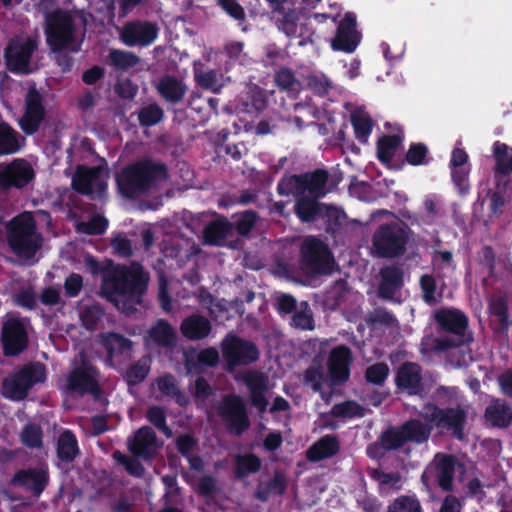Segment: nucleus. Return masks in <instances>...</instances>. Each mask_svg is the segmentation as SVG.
<instances>
[{
	"mask_svg": "<svg viewBox=\"0 0 512 512\" xmlns=\"http://www.w3.org/2000/svg\"><path fill=\"white\" fill-rule=\"evenodd\" d=\"M389 512H421L419 501L411 496L397 498L389 507Z\"/></svg>",
	"mask_w": 512,
	"mask_h": 512,
	"instance_id": "052dcab7",
	"label": "nucleus"
},
{
	"mask_svg": "<svg viewBox=\"0 0 512 512\" xmlns=\"http://www.w3.org/2000/svg\"><path fill=\"white\" fill-rule=\"evenodd\" d=\"M108 62L117 70L126 71L141 63V59L133 52L112 49L108 54Z\"/></svg>",
	"mask_w": 512,
	"mask_h": 512,
	"instance_id": "e433bc0d",
	"label": "nucleus"
},
{
	"mask_svg": "<svg viewBox=\"0 0 512 512\" xmlns=\"http://www.w3.org/2000/svg\"><path fill=\"white\" fill-rule=\"evenodd\" d=\"M95 370L90 366L75 369L68 379V388L76 393L93 392L96 387Z\"/></svg>",
	"mask_w": 512,
	"mask_h": 512,
	"instance_id": "c756f323",
	"label": "nucleus"
},
{
	"mask_svg": "<svg viewBox=\"0 0 512 512\" xmlns=\"http://www.w3.org/2000/svg\"><path fill=\"white\" fill-rule=\"evenodd\" d=\"M351 351L346 346L335 347L328 358V368L331 381L343 382L349 377V365L351 363Z\"/></svg>",
	"mask_w": 512,
	"mask_h": 512,
	"instance_id": "aec40b11",
	"label": "nucleus"
},
{
	"mask_svg": "<svg viewBox=\"0 0 512 512\" xmlns=\"http://www.w3.org/2000/svg\"><path fill=\"white\" fill-rule=\"evenodd\" d=\"M130 451L140 457H151L158 449L155 432L150 427L140 428L129 442Z\"/></svg>",
	"mask_w": 512,
	"mask_h": 512,
	"instance_id": "bb28decb",
	"label": "nucleus"
},
{
	"mask_svg": "<svg viewBox=\"0 0 512 512\" xmlns=\"http://www.w3.org/2000/svg\"><path fill=\"white\" fill-rule=\"evenodd\" d=\"M305 181L300 176H288L283 178L278 184V191L282 195H303L305 194Z\"/></svg>",
	"mask_w": 512,
	"mask_h": 512,
	"instance_id": "8fccbe9b",
	"label": "nucleus"
},
{
	"mask_svg": "<svg viewBox=\"0 0 512 512\" xmlns=\"http://www.w3.org/2000/svg\"><path fill=\"white\" fill-rule=\"evenodd\" d=\"M357 43L358 35L355 30V19L348 14L338 26L337 34L332 40V48L334 50L352 52L356 48Z\"/></svg>",
	"mask_w": 512,
	"mask_h": 512,
	"instance_id": "393cba45",
	"label": "nucleus"
},
{
	"mask_svg": "<svg viewBox=\"0 0 512 512\" xmlns=\"http://www.w3.org/2000/svg\"><path fill=\"white\" fill-rule=\"evenodd\" d=\"M195 80L202 88L211 90L214 93H218L226 82L224 76L214 70L197 71L195 73Z\"/></svg>",
	"mask_w": 512,
	"mask_h": 512,
	"instance_id": "79ce46f5",
	"label": "nucleus"
},
{
	"mask_svg": "<svg viewBox=\"0 0 512 512\" xmlns=\"http://www.w3.org/2000/svg\"><path fill=\"white\" fill-rule=\"evenodd\" d=\"M305 193L308 192L310 196L319 198L325 195V185L327 182V173L324 171H316L310 176H304Z\"/></svg>",
	"mask_w": 512,
	"mask_h": 512,
	"instance_id": "c03bdc74",
	"label": "nucleus"
},
{
	"mask_svg": "<svg viewBox=\"0 0 512 512\" xmlns=\"http://www.w3.org/2000/svg\"><path fill=\"white\" fill-rule=\"evenodd\" d=\"M148 281V274L139 264L117 266L105 273L101 295L122 313L132 315L141 304Z\"/></svg>",
	"mask_w": 512,
	"mask_h": 512,
	"instance_id": "f257e3e1",
	"label": "nucleus"
},
{
	"mask_svg": "<svg viewBox=\"0 0 512 512\" xmlns=\"http://www.w3.org/2000/svg\"><path fill=\"white\" fill-rule=\"evenodd\" d=\"M352 124L357 138L362 142H366L372 128L369 115L361 109L354 111L352 114Z\"/></svg>",
	"mask_w": 512,
	"mask_h": 512,
	"instance_id": "49530a36",
	"label": "nucleus"
},
{
	"mask_svg": "<svg viewBox=\"0 0 512 512\" xmlns=\"http://www.w3.org/2000/svg\"><path fill=\"white\" fill-rule=\"evenodd\" d=\"M157 37V27L148 22H132L120 31V38L127 46H147Z\"/></svg>",
	"mask_w": 512,
	"mask_h": 512,
	"instance_id": "a211bd4d",
	"label": "nucleus"
},
{
	"mask_svg": "<svg viewBox=\"0 0 512 512\" xmlns=\"http://www.w3.org/2000/svg\"><path fill=\"white\" fill-rule=\"evenodd\" d=\"M329 380L330 379L325 376L319 364H313L305 372V382L309 384L314 391H320L322 386Z\"/></svg>",
	"mask_w": 512,
	"mask_h": 512,
	"instance_id": "13d9d810",
	"label": "nucleus"
},
{
	"mask_svg": "<svg viewBox=\"0 0 512 512\" xmlns=\"http://www.w3.org/2000/svg\"><path fill=\"white\" fill-rule=\"evenodd\" d=\"M370 475L378 483L382 492H395L402 487V478L399 473H385L374 469Z\"/></svg>",
	"mask_w": 512,
	"mask_h": 512,
	"instance_id": "ea45409f",
	"label": "nucleus"
},
{
	"mask_svg": "<svg viewBox=\"0 0 512 512\" xmlns=\"http://www.w3.org/2000/svg\"><path fill=\"white\" fill-rule=\"evenodd\" d=\"M57 453L60 459L72 461L78 453V446L75 436L69 432H63L58 439Z\"/></svg>",
	"mask_w": 512,
	"mask_h": 512,
	"instance_id": "a19ab883",
	"label": "nucleus"
},
{
	"mask_svg": "<svg viewBox=\"0 0 512 512\" xmlns=\"http://www.w3.org/2000/svg\"><path fill=\"white\" fill-rule=\"evenodd\" d=\"M400 139L397 136H385L378 141V157L388 163L396 152Z\"/></svg>",
	"mask_w": 512,
	"mask_h": 512,
	"instance_id": "603ef678",
	"label": "nucleus"
},
{
	"mask_svg": "<svg viewBox=\"0 0 512 512\" xmlns=\"http://www.w3.org/2000/svg\"><path fill=\"white\" fill-rule=\"evenodd\" d=\"M406 233L397 223L381 226L373 236V249L379 256L392 257L403 253Z\"/></svg>",
	"mask_w": 512,
	"mask_h": 512,
	"instance_id": "6e6552de",
	"label": "nucleus"
},
{
	"mask_svg": "<svg viewBox=\"0 0 512 512\" xmlns=\"http://www.w3.org/2000/svg\"><path fill=\"white\" fill-rule=\"evenodd\" d=\"M292 325L301 330H313V313L307 302H301L292 318Z\"/></svg>",
	"mask_w": 512,
	"mask_h": 512,
	"instance_id": "a18cd8bd",
	"label": "nucleus"
},
{
	"mask_svg": "<svg viewBox=\"0 0 512 512\" xmlns=\"http://www.w3.org/2000/svg\"><path fill=\"white\" fill-rule=\"evenodd\" d=\"M402 426L408 441L422 443L429 438L431 429L419 420L408 421Z\"/></svg>",
	"mask_w": 512,
	"mask_h": 512,
	"instance_id": "09e8293b",
	"label": "nucleus"
},
{
	"mask_svg": "<svg viewBox=\"0 0 512 512\" xmlns=\"http://www.w3.org/2000/svg\"><path fill=\"white\" fill-rule=\"evenodd\" d=\"M467 414L468 408L461 406L440 409L433 405H426L421 411V415L426 421L442 431L451 433L458 439L464 435L463 429Z\"/></svg>",
	"mask_w": 512,
	"mask_h": 512,
	"instance_id": "423d86ee",
	"label": "nucleus"
},
{
	"mask_svg": "<svg viewBox=\"0 0 512 512\" xmlns=\"http://www.w3.org/2000/svg\"><path fill=\"white\" fill-rule=\"evenodd\" d=\"M165 179L164 166L143 161L123 170L117 182L121 192L126 197L132 198Z\"/></svg>",
	"mask_w": 512,
	"mask_h": 512,
	"instance_id": "7ed1b4c3",
	"label": "nucleus"
},
{
	"mask_svg": "<svg viewBox=\"0 0 512 512\" xmlns=\"http://www.w3.org/2000/svg\"><path fill=\"white\" fill-rule=\"evenodd\" d=\"M483 416L490 427L506 429L512 424V406L505 399L491 397Z\"/></svg>",
	"mask_w": 512,
	"mask_h": 512,
	"instance_id": "6ab92c4d",
	"label": "nucleus"
},
{
	"mask_svg": "<svg viewBox=\"0 0 512 512\" xmlns=\"http://www.w3.org/2000/svg\"><path fill=\"white\" fill-rule=\"evenodd\" d=\"M338 449L339 445L334 436H324L308 450L307 456L312 461H319L335 455Z\"/></svg>",
	"mask_w": 512,
	"mask_h": 512,
	"instance_id": "473e14b6",
	"label": "nucleus"
},
{
	"mask_svg": "<svg viewBox=\"0 0 512 512\" xmlns=\"http://www.w3.org/2000/svg\"><path fill=\"white\" fill-rule=\"evenodd\" d=\"M163 110L157 104H150L139 111V121L144 126H152L163 118Z\"/></svg>",
	"mask_w": 512,
	"mask_h": 512,
	"instance_id": "bf43d9fd",
	"label": "nucleus"
},
{
	"mask_svg": "<svg viewBox=\"0 0 512 512\" xmlns=\"http://www.w3.org/2000/svg\"><path fill=\"white\" fill-rule=\"evenodd\" d=\"M107 222L103 217L95 216L88 222L77 224V231L86 234H100L106 228Z\"/></svg>",
	"mask_w": 512,
	"mask_h": 512,
	"instance_id": "0e129e2a",
	"label": "nucleus"
},
{
	"mask_svg": "<svg viewBox=\"0 0 512 512\" xmlns=\"http://www.w3.org/2000/svg\"><path fill=\"white\" fill-rule=\"evenodd\" d=\"M16 486L23 487L38 496L47 484V474L43 469L19 472L13 479Z\"/></svg>",
	"mask_w": 512,
	"mask_h": 512,
	"instance_id": "7c9ffc66",
	"label": "nucleus"
},
{
	"mask_svg": "<svg viewBox=\"0 0 512 512\" xmlns=\"http://www.w3.org/2000/svg\"><path fill=\"white\" fill-rule=\"evenodd\" d=\"M218 411L223 420L236 434L242 433L249 427L245 405L240 397L235 395L225 397Z\"/></svg>",
	"mask_w": 512,
	"mask_h": 512,
	"instance_id": "ddd939ff",
	"label": "nucleus"
},
{
	"mask_svg": "<svg viewBox=\"0 0 512 512\" xmlns=\"http://www.w3.org/2000/svg\"><path fill=\"white\" fill-rule=\"evenodd\" d=\"M77 19L75 15L63 10H56L46 16V41L54 52L65 48L76 50L73 44Z\"/></svg>",
	"mask_w": 512,
	"mask_h": 512,
	"instance_id": "39448f33",
	"label": "nucleus"
},
{
	"mask_svg": "<svg viewBox=\"0 0 512 512\" xmlns=\"http://www.w3.org/2000/svg\"><path fill=\"white\" fill-rule=\"evenodd\" d=\"M23 138L6 123H0V154H13L20 150Z\"/></svg>",
	"mask_w": 512,
	"mask_h": 512,
	"instance_id": "2f4dec72",
	"label": "nucleus"
},
{
	"mask_svg": "<svg viewBox=\"0 0 512 512\" xmlns=\"http://www.w3.org/2000/svg\"><path fill=\"white\" fill-rule=\"evenodd\" d=\"M382 282L380 284L379 293L389 298L402 285V272L396 267H386L381 270Z\"/></svg>",
	"mask_w": 512,
	"mask_h": 512,
	"instance_id": "f704fd0d",
	"label": "nucleus"
},
{
	"mask_svg": "<svg viewBox=\"0 0 512 512\" xmlns=\"http://www.w3.org/2000/svg\"><path fill=\"white\" fill-rule=\"evenodd\" d=\"M150 358L143 357L128 369L126 373L127 381L130 384L141 382L150 370Z\"/></svg>",
	"mask_w": 512,
	"mask_h": 512,
	"instance_id": "5fc2aeb1",
	"label": "nucleus"
},
{
	"mask_svg": "<svg viewBox=\"0 0 512 512\" xmlns=\"http://www.w3.org/2000/svg\"><path fill=\"white\" fill-rule=\"evenodd\" d=\"M302 266L309 274H328L333 259L327 246L317 238L308 237L301 245Z\"/></svg>",
	"mask_w": 512,
	"mask_h": 512,
	"instance_id": "0eeeda50",
	"label": "nucleus"
},
{
	"mask_svg": "<svg viewBox=\"0 0 512 512\" xmlns=\"http://www.w3.org/2000/svg\"><path fill=\"white\" fill-rule=\"evenodd\" d=\"M223 357L229 366L247 365L259 357L256 346L235 336H227L222 342Z\"/></svg>",
	"mask_w": 512,
	"mask_h": 512,
	"instance_id": "9d476101",
	"label": "nucleus"
},
{
	"mask_svg": "<svg viewBox=\"0 0 512 512\" xmlns=\"http://www.w3.org/2000/svg\"><path fill=\"white\" fill-rule=\"evenodd\" d=\"M407 441L403 426L398 429H390L383 433L381 437V445L385 449H396Z\"/></svg>",
	"mask_w": 512,
	"mask_h": 512,
	"instance_id": "6e6d98bb",
	"label": "nucleus"
},
{
	"mask_svg": "<svg viewBox=\"0 0 512 512\" xmlns=\"http://www.w3.org/2000/svg\"><path fill=\"white\" fill-rule=\"evenodd\" d=\"M397 386L409 394H417L422 388V376L420 367L415 363L402 365L396 377Z\"/></svg>",
	"mask_w": 512,
	"mask_h": 512,
	"instance_id": "c85d7f7f",
	"label": "nucleus"
},
{
	"mask_svg": "<svg viewBox=\"0 0 512 512\" xmlns=\"http://www.w3.org/2000/svg\"><path fill=\"white\" fill-rule=\"evenodd\" d=\"M22 441L28 447H40L42 433L37 425H27L22 432Z\"/></svg>",
	"mask_w": 512,
	"mask_h": 512,
	"instance_id": "774afa93",
	"label": "nucleus"
},
{
	"mask_svg": "<svg viewBox=\"0 0 512 512\" xmlns=\"http://www.w3.org/2000/svg\"><path fill=\"white\" fill-rule=\"evenodd\" d=\"M2 342L5 354L17 355L27 345V332L24 323L13 315H7L3 323Z\"/></svg>",
	"mask_w": 512,
	"mask_h": 512,
	"instance_id": "f8f14e48",
	"label": "nucleus"
},
{
	"mask_svg": "<svg viewBox=\"0 0 512 512\" xmlns=\"http://www.w3.org/2000/svg\"><path fill=\"white\" fill-rule=\"evenodd\" d=\"M322 205L317 202L314 196L301 195L296 202L295 212L304 222L311 221L323 211Z\"/></svg>",
	"mask_w": 512,
	"mask_h": 512,
	"instance_id": "72a5a7b5",
	"label": "nucleus"
},
{
	"mask_svg": "<svg viewBox=\"0 0 512 512\" xmlns=\"http://www.w3.org/2000/svg\"><path fill=\"white\" fill-rule=\"evenodd\" d=\"M148 420L160 429L166 436L172 435L171 430L166 425V418L164 411L159 407H151L147 412Z\"/></svg>",
	"mask_w": 512,
	"mask_h": 512,
	"instance_id": "338daca9",
	"label": "nucleus"
},
{
	"mask_svg": "<svg viewBox=\"0 0 512 512\" xmlns=\"http://www.w3.org/2000/svg\"><path fill=\"white\" fill-rule=\"evenodd\" d=\"M494 187L487 191L491 216L502 215L506 205L511 201L509 187L511 180H493Z\"/></svg>",
	"mask_w": 512,
	"mask_h": 512,
	"instance_id": "cd10ccee",
	"label": "nucleus"
},
{
	"mask_svg": "<svg viewBox=\"0 0 512 512\" xmlns=\"http://www.w3.org/2000/svg\"><path fill=\"white\" fill-rule=\"evenodd\" d=\"M434 475L444 490H451L454 475V459L451 456L437 454L422 474L423 484L429 488Z\"/></svg>",
	"mask_w": 512,
	"mask_h": 512,
	"instance_id": "4468645a",
	"label": "nucleus"
},
{
	"mask_svg": "<svg viewBox=\"0 0 512 512\" xmlns=\"http://www.w3.org/2000/svg\"><path fill=\"white\" fill-rule=\"evenodd\" d=\"M260 465L259 458L253 454L239 455L236 458V471L240 476L258 471Z\"/></svg>",
	"mask_w": 512,
	"mask_h": 512,
	"instance_id": "4d7b16f0",
	"label": "nucleus"
},
{
	"mask_svg": "<svg viewBox=\"0 0 512 512\" xmlns=\"http://www.w3.org/2000/svg\"><path fill=\"white\" fill-rule=\"evenodd\" d=\"M99 340L111 356L129 351L132 346L130 340L117 333L101 334Z\"/></svg>",
	"mask_w": 512,
	"mask_h": 512,
	"instance_id": "58836bf2",
	"label": "nucleus"
},
{
	"mask_svg": "<svg viewBox=\"0 0 512 512\" xmlns=\"http://www.w3.org/2000/svg\"><path fill=\"white\" fill-rule=\"evenodd\" d=\"M44 117V108L41 104V96L30 88L25 97V113L19 120L21 129L27 134H33L39 128Z\"/></svg>",
	"mask_w": 512,
	"mask_h": 512,
	"instance_id": "f3484780",
	"label": "nucleus"
},
{
	"mask_svg": "<svg viewBox=\"0 0 512 512\" xmlns=\"http://www.w3.org/2000/svg\"><path fill=\"white\" fill-rule=\"evenodd\" d=\"M103 316V310L98 304L85 305L80 308L79 317L87 329H93Z\"/></svg>",
	"mask_w": 512,
	"mask_h": 512,
	"instance_id": "3c124183",
	"label": "nucleus"
},
{
	"mask_svg": "<svg viewBox=\"0 0 512 512\" xmlns=\"http://www.w3.org/2000/svg\"><path fill=\"white\" fill-rule=\"evenodd\" d=\"M389 368L384 363H377L367 368L366 379L368 382L379 385L385 381Z\"/></svg>",
	"mask_w": 512,
	"mask_h": 512,
	"instance_id": "69168bd1",
	"label": "nucleus"
},
{
	"mask_svg": "<svg viewBox=\"0 0 512 512\" xmlns=\"http://www.w3.org/2000/svg\"><path fill=\"white\" fill-rule=\"evenodd\" d=\"M108 172L101 167H79L73 177L75 190L92 197H101L107 186Z\"/></svg>",
	"mask_w": 512,
	"mask_h": 512,
	"instance_id": "1a4fd4ad",
	"label": "nucleus"
},
{
	"mask_svg": "<svg viewBox=\"0 0 512 512\" xmlns=\"http://www.w3.org/2000/svg\"><path fill=\"white\" fill-rule=\"evenodd\" d=\"M180 331L185 338L191 341H199L210 335L212 324L205 316L192 314L182 320Z\"/></svg>",
	"mask_w": 512,
	"mask_h": 512,
	"instance_id": "b1692460",
	"label": "nucleus"
},
{
	"mask_svg": "<svg viewBox=\"0 0 512 512\" xmlns=\"http://www.w3.org/2000/svg\"><path fill=\"white\" fill-rule=\"evenodd\" d=\"M37 43L31 38L18 36L6 48L7 65L12 71L29 73V61Z\"/></svg>",
	"mask_w": 512,
	"mask_h": 512,
	"instance_id": "9b49d317",
	"label": "nucleus"
},
{
	"mask_svg": "<svg viewBox=\"0 0 512 512\" xmlns=\"http://www.w3.org/2000/svg\"><path fill=\"white\" fill-rule=\"evenodd\" d=\"M34 178L32 165L24 159H15L9 165L0 170V185L22 188Z\"/></svg>",
	"mask_w": 512,
	"mask_h": 512,
	"instance_id": "dca6fc26",
	"label": "nucleus"
},
{
	"mask_svg": "<svg viewBox=\"0 0 512 512\" xmlns=\"http://www.w3.org/2000/svg\"><path fill=\"white\" fill-rule=\"evenodd\" d=\"M22 375H18L17 370L9 375L3 381L2 393L5 397L12 400H21L27 395V386L21 383Z\"/></svg>",
	"mask_w": 512,
	"mask_h": 512,
	"instance_id": "4c0bfd02",
	"label": "nucleus"
},
{
	"mask_svg": "<svg viewBox=\"0 0 512 512\" xmlns=\"http://www.w3.org/2000/svg\"><path fill=\"white\" fill-rule=\"evenodd\" d=\"M435 319L443 330L454 334L455 339L449 336L441 338L427 337L423 342L427 349L443 352L472 340L471 333L468 331V319L461 311L442 309L435 313Z\"/></svg>",
	"mask_w": 512,
	"mask_h": 512,
	"instance_id": "f03ea898",
	"label": "nucleus"
},
{
	"mask_svg": "<svg viewBox=\"0 0 512 512\" xmlns=\"http://www.w3.org/2000/svg\"><path fill=\"white\" fill-rule=\"evenodd\" d=\"M145 341L147 345L173 348L177 344V333L170 323L164 319H159L147 331Z\"/></svg>",
	"mask_w": 512,
	"mask_h": 512,
	"instance_id": "412c9836",
	"label": "nucleus"
},
{
	"mask_svg": "<svg viewBox=\"0 0 512 512\" xmlns=\"http://www.w3.org/2000/svg\"><path fill=\"white\" fill-rule=\"evenodd\" d=\"M493 180H511L512 173V147L500 141L493 144Z\"/></svg>",
	"mask_w": 512,
	"mask_h": 512,
	"instance_id": "a878e982",
	"label": "nucleus"
},
{
	"mask_svg": "<svg viewBox=\"0 0 512 512\" xmlns=\"http://www.w3.org/2000/svg\"><path fill=\"white\" fill-rule=\"evenodd\" d=\"M18 375H22L21 383L27 386V392L36 383L43 382L46 377L45 367L40 363H34L17 370Z\"/></svg>",
	"mask_w": 512,
	"mask_h": 512,
	"instance_id": "37998d69",
	"label": "nucleus"
},
{
	"mask_svg": "<svg viewBox=\"0 0 512 512\" xmlns=\"http://www.w3.org/2000/svg\"><path fill=\"white\" fill-rule=\"evenodd\" d=\"M231 225L224 219L210 223L204 230L205 242L211 245H220L231 233Z\"/></svg>",
	"mask_w": 512,
	"mask_h": 512,
	"instance_id": "c9c22d12",
	"label": "nucleus"
},
{
	"mask_svg": "<svg viewBox=\"0 0 512 512\" xmlns=\"http://www.w3.org/2000/svg\"><path fill=\"white\" fill-rule=\"evenodd\" d=\"M154 87L159 95L169 103L181 102L187 92L186 84L171 75H164L154 82Z\"/></svg>",
	"mask_w": 512,
	"mask_h": 512,
	"instance_id": "5701e85b",
	"label": "nucleus"
},
{
	"mask_svg": "<svg viewBox=\"0 0 512 512\" xmlns=\"http://www.w3.org/2000/svg\"><path fill=\"white\" fill-rule=\"evenodd\" d=\"M467 154L462 149H454L452 152L451 165L452 177L458 186L465 182L466 168L464 167L467 162Z\"/></svg>",
	"mask_w": 512,
	"mask_h": 512,
	"instance_id": "de8ad7c7",
	"label": "nucleus"
},
{
	"mask_svg": "<svg viewBox=\"0 0 512 512\" xmlns=\"http://www.w3.org/2000/svg\"><path fill=\"white\" fill-rule=\"evenodd\" d=\"M489 327L496 335H506L509 326L508 299L503 293H494L487 298Z\"/></svg>",
	"mask_w": 512,
	"mask_h": 512,
	"instance_id": "2eb2a0df",
	"label": "nucleus"
},
{
	"mask_svg": "<svg viewBox=\"0 0 512 512\" xmlns=\"http://www.w3.org/2000/svg\"><path fill=\"white\" fill-rule=\"evenodd\" d=\"M274 81L276 85L287 92H297L300 90V82L288 69H280L275 73Z\"/></svg>",
	"mask_w": 512,
	"mask_h": 512,
	"instance_id": "864d4df0",
	"label": "nucleus"
},
{
	"mask_svg": "<svg viewBox=\"0 0 512 512\" xmlns=\"http://www.w3.org/2000/svg\"><path fill=\"white\" fill-rule=\"evenodd\" d=\"M299 20V16L295 11L288 12L281 22V29L288 36L300 35L302 34V24L299 23Z\"/></svg>",
	"mask_w": 512,
	"mask_h": 512,
	"instance_id": "e2e57ef3",
	"label": "nucleus"
},
{
	"mask_svg": "<svg viewBox=\"0 0 512 512\" xmlns=\"http://www.w3.org/2000/svg\"><path fill=\"white\" fill-rule=\"evenodd\" d=\"M8 243L12 251L25 260L34 257L42 245V238L36 231L35 221L29 212L13 218L7 226Z\"/></svg>",
	"mask_w": 512,
	"mask_h": 512,
	"instance_id": "20e7f679",
	"label": "nucleus"
},
{
	"mask_svg": "<svg viewBox=\"0 0 512 512\" xmlns=\"http://www.w3.org/2000/svg\"><path fill=\"white\" fill-rule=\"evenodd\" d=\"M242 380L249 388L252 405L261 412L265 411L268 404L265 397L267 391V377L260 372L248 371L242 375Z\"/></svg>",
	"mask_w": 512,
	"mask_h": 512,
	"instance_id": "4be33fe9",
	"label": "nucleus"
},
{
	"mask_svg": "<svg viewBox=\"0 0 512 512\" xmlns=\"http://www.w3.org/2000/svg\"><path fill=\"white\" fill-rule=\"evenodd\" d=\"M331 413L335 417L352 418L361 415V408L354 401H345L334 405Z\"/></svg>",
	"mask_w": 512,
	"mask_h": 512,
	"instance_id": "680f3d73",
	"label": "nucleus"
}]
</instances>
